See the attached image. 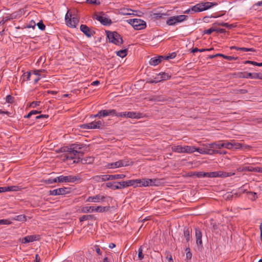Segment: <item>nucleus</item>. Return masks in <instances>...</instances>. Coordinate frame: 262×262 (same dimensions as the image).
<instances>
[{
  "mask_svg": "<svg viewBox=\"0 0 262 262\" xmlns=\"http://www.w3.org/2000/svg\"><path fill=\"white\" fill-rule=\"evenodd\" d=\"M105 196H101L100 195H96L95 196H89L87 200V202H100L104 201Z\"/></svg>",
  "mask_w": 262,
  "mask_h": 262,
  "instance_id": "nucleus-20",
  "label": "nucleus"
},
{
  "mask_svg": "<svg viewBox=\"0 0 262 262\" xmlns=\"http://www.w3.org/2000/svg\"><path fill=\"white\" fill-rule=\"evenodd\" d=\"M126 176L123 174H111L112 180L117 179H123Z\"/></svg>",
  "mask_w": 262,
  "mask_h": 262,
  "instance_id": "nucleus-41",
  "label": "nucleus"
},
{
  "mask_svg": "<svg viewBox=\"0 0 262 262\" xmlns=\"http://www.w3.org/2000/svg\"><path fill=\"white\" fill-rule=\"evenodd\" d=\"M104 126L102 121H93L89 123L83 124L80 127L83 129H101Z\"/></svg>",
  "mask_w": 262,
  "mask_h": 262,
  "instance_id": "nucleus-6",
  "label": "nucleus"
},
{
  "mask_svg": "<svg viewBox=\"0 0 262 262\" xmlns=\"http://www.w3.org/2000/svg\"><path fill=\"white\" fill-rule=\"evenodd\" d=\"M177 54L176 52H172L171 53L169 54L167 56H164V59L168 60L169 59H173L176 57Z\"/></svg>",
  "mask_w": 262,
  "mask_h": 262,
  "instance_id": "nucleus-46",
  "label": "nucleus"
},
{
  "mask_svg": "<svg viewBox=\"0 0 262 262\" xmlns=\"http://www.w3.org/2000/svg\"><path fill=\"white\" fill-rule=\"evenodd\" d=\"M254 167L252 166H246L244 167H238L237 168V170L239 172L243 171H254Z\"/></svg>",
  "mask_w": 262,
  "mask_h": 262,
  "instance_id": "nucleus-32",
  "label": "nucleus"
},
{
  "mask_svg": "<svg viewBox=\"0 0 262 262\" xmlns=\"http://www.w3.org/2000/svg\"><path fill=\"white\" fill-rule=\"evenodd\" d=\"M58 182L59 183H74L80 181L81 179L79 175L77 176H60L57 177Z\"/></svg>",
  "mask_w": 262,
  "mask_h": 262,
  "instance_id": "nucleus-7",
  "label": "nucleus"
},
{
  "mask_svg": "<svg viewBox=\"0 0 262 262\" xmlns=\"http://www.w3.org/2000/svg\"><path fill=\"white\" fill-rule=\"evenodd\" d=\"M202 233L200 229H195V237L196 243L199 246H202Z\"/></svg>",
  "mask_w": 262,
  "mask_h": 262,
  "instance_id": "nucleus-22",
  "label": "nucleus"
},
{
  "mask_svg": "<svg viewBox=\"0 0 262 262\" xmlns=\"http://www.w3.org/2000/svg\"><path fill=\"white\" fill-rule=\"evenodd\" d=\"M249 198L252 201H254L257 198V194L255 192L249 191L247 192Z\"/></svg>",
  "mask_w": 262,
  "mask_h": 262,
  "instance_id": "nucleus-45",
  "label": "nucleus"
},
{
  "mask_svg": "<svg viewBox=\"0 0 262 262\" xmlns=\"http://www.w3.org/2000/svg\"><path fill=\"white\" fill-rule=\"evenodd\" d=\"M157 102H163L166 100V99L162 96H156Z\"/></svg>",
  "mask_w": 262,
  "mask_h": 262,
  "instance_id": "nucleus-62",
  "label": "nucleus"
},
{
  "mask_svg": "<svg viewBox=\"0 0 262 262\" xmlns=\"http://www.w3.org/2000/svg\"><path fill=\"white\" fill-rule=\"evenodd\" d=\"M159 180L156 179H143V186H158L159 184Z\"/></svg>",
  "mask_w": 262,
  "mask_h": 262,
  "instance_id": "nucleus-15",
  "label": "nucleus"
},
{
  "mask_svg": "<svg viewBox=\"0 0 262 262\" xmlns=\"http://www.w3.org/2000/svg\"><path fill=\"white\" fill-rule=\"evenodd\" d=\"M216 172V177H220V178H226L230 176H234L235 174L234 172H224L222 171H215Z\"/></svg>",
  "mask_w": 262,
  "mask_h": 262,
  "instance_id": "nucleus-23",
  "label": "nucleus"
},
{
  "mask_svg": "<svg viewBox=\"0 0 262 262\" xmlns=\"http://www.w3.org/2000/svg\"><path fill=\"white\" fill-rule=\"evenodd\" d=\"M200 11L202 12L207 10L214 6L217 5V3L216 2H202L197 4Z\"/></svg>",
  "mask_w": 262,
  "mask_h": 262,
  "instance_id": "nucleus-11",
  "label": "nucleus"
},
{
  "mask_svg": "<svg viewBox=\"0 0 262 262\" xmlns=\"http://www.w3.org/2000/svg\"><path fill=\"white\" fill-rule=\"evenodd\" d=\"M37 26L40 30L42 31L45 30L46 26L42 21H40L39 23H38Z\"/></svg>",
  "mask_w": 262,
  "mask_h": 262,
  "instance_id": "nucleus-56",
  "label": "nucleus"
},
{
  "mask_svg": "<svg viewBox=\"0 0 262 262\" xmlns=\"http://www.w3.org/2000/svg\"><path fill=\"white\" fill-rule=\"evenodd\" d=\"M86 3L96 5H99L100 4L99 0H86Z\"/></svg>",
  "mask_w": 262,
  "mask_h": 262,
  "instance_id": "nucleus-57",
  "label": "nucleus"
},
{
  "mask_svg": "<svg viewBox=\"0 0 262 262\" xmlns=\"http://www.w3.org/2000/svg\"><path fill=\"white\" fill-rule=\"evenodd\" d=\"M130 165V162L127 158H125L118 161L108 163L107 167L108 168H116L121 167L127 166Z\"/></svg>",
  "mask_w": 262,
  "mask_h": 262,
  "instance_id": "nucleus-8",
  "label": "nucleus"
},
{
  "mask_svg": "<svg viewBox=\"0 0 262 262\" xmlns=\"http://www.w3.org/2000/svg\"><path fill=\"white\" fill-rule=\"evenodd\" d=\"M171 150L177 153H183V146L181 145L173 146L171 147Z\"/></svg>",
  "mask_w": 262,
  "mask_h": 262,
  "instance_id": "nucleus-33",
  "label": "nucleus"
},
{
  "mask_svg": "<svg viewBox=\"0 0 262 262\" xmlns=\"http://www.w3.org/2000/svg\"><path fill=\"white\" fill-rule=\"evenodd\" d=\"M115 116H116V117H118L127 118V112H121V113H117L116 111V113L115 114Z\"/></svg>",
  "mask_w": 262,
  "mask_h": 262,
  "instance_id": "nucleus-48",
  "label": "nucleus"
},
{
  "mask_svg": "<svg viewBox=\"0 0 262 262\" xmlns=\"http://www.w3.org/2000/svg\"><path fill=\"white\" fill-rule=\"evenodd\" d=\"M12 222L9 219L0 220V225H10Z\"/></svg>",
  "mask_w": 262,
  "mask_h": 262,
  "instance_id": "nucleus-49",
  "label": "nucleus"
},
{
  "mask_svg": "<svg viewBox=\"0 0 262 262\" xmlns=\"http://www.w3.org/2000/svg\"><path fill=\"white\" fill-rule=\"evenodd\" d=\"M33 73L28 72L24 73L20 78V80L22 82H25L26 81L31 80V78L33 76H32Z\"/></svg>",
  "mask_w": 262,
  "mask_h": 262,
  "instance_id": "nucleus-25",
  "label": "nucleus"
},
{
  "mask_svg": "<svg viewBox=\"0 0 262 262\" xmlns=\"http://www.w3.org/2000/svg\"><path fill=\"white\" fill-rule=\"evenodd\" d=\"M159 76H160L159 80L161 81L166 80L171 78V75H169L166 73H160L159 74Z\"/></svg>",
  "mask_w": 262,
  "mask_h": 262,
  "instance_id": "nucleus-36",
  "label": "nucleus"
},
{
  "mask_svg": "<svg viewBox=\"0 0 262 262\" xmlns=\"http://www.w3.org/2000/svg\"><path fill=\"white\" fill-rule=\"evenodd\" d=\"M94 159L92 157H87L86 158L81 159V162L83 164H91L92 163Z\"/></svg>",
  "mask_w": 262,
  "mask_h": 262,
  "instance_id": "nucleus-40",
  "label": "nucleus"
},
{
  "mask_svg": "<svg viewBox=\"0 0 262 262\" xmlns=\"http://www.w3.org/2000/svg\"><path fill=\"white\" fill-rule=\"evenodd\" d=\"M95 220L96 217L94 215H83L79 218L80 222L87 220L95 221Z\"/></svg>",
  "mask_w": 262,
  "mask_h": 262,
  "instance_id": "nucleus-28",
  "label": "nucleus"
},
{
  "mask_svg": "<svg viewBox=\"0 0 262 262\" xmlns=\"http://www.w3.org/2000/svg\"><path fill=\"white\" fill-rule=\"evenodd\" d=\"M107 37L109 41L117 46H120L123 43L121 36L117 32L106 31Z\"/></svg>",
  "mask_w": 262,
  "mask_h": 262,
  "instance_id": "nucleus-2",
  "label": "nucleus"
},
{
  "mask_svg": "<svg viewBox=\"0 0 262 262\" xmlns=\"http://www.w3.org/2000/svg\"><path fill=\"white\" fill-rule=\"evenodd\" d=\"M166 14L165 13H154L150 14L151 19L155 21L158 19H160L163 17L164 16H166Z\"/></svg>",
  "mask_w": 262,
  "mask_h": 262,
  "instance_id": "nucleus-27",
  "label": "nucleus"
},
{
  "mask_svg": "<svg viewBox=\"0 0 262 262\" xmlns=\"http://www.w3.org/2000/svg\"><path fill=\"white\" fill-rule=\"evenodd\" d=\"M232 145L233 148H235L236 149L242 148L243 147H244L246 149L250 148V146L249 145H243L241 143L235 142L234 140H232Z\"/></svg>",
  "mask_w": 262,
  "mask_h": 262,
  "instance_id": "nucleus-29",
  "label": "nucleus"
},
{
  "mask_svg": "<svg viewBox=\"0 0 262 262\" xmlns=\"http://www.w3.org/2000/svg\"><path fill=\"white\" fill-rule=\"evenodd\" d=\"M58 182L57 177L55 178H49L48 179L46 180V183L47 184H53Z\"/></svg>",
  "mask_w": 262,
  "mask_h": 262,
  "instance_id": "nucleus-47",
  "label": "nucleus"
},
{
  "mask_svg": "<svg viewBox=\"0 0 262 262\" xmlns=\"http://www.w3.org/2000/svg\"><path fill=\"white\" fill-rule=\"evenodd\" d=\"M68 152L66 155V157L67 159H74L76 158L73 154H72L71 152Z\"/></svg>",
  "mask_w": 262,
  "mask_h": 262,
  "instance_id": "nucleus-58",
  "label": "nucleus"
},
{
  "mask_svg": "<svg viewBox=\"0 0 262 262\" xmlns=\"http://www.w3.org/2000/svg\"><path fill=\"white\" fill-rule=\"evenodd\" d=\"M67 25L71 28H76L79 20L76 15H72L68 11L65 15Z\"/></svg>",
  "mask_w": 262,
  "mask_h": 262,
  "instance_id": "nucleus-4",
  "label": "nucleus"
},
{
  "mask_svg": "<svg viewBox=\"0 0 262 262\" xmlns=\"http://www.w3.org/2000/svg\"><path fill=\"white\" fill-rule=\"evenodd\" d=\"M248 92L247 90L245 89H237L234 90V93L238 94H244Z\"/></svg>",
  "mask_w": 262,
  "mask_h": 262,
  "instance_id": "nucleus-54",
  "label": "nucleus"
},
{
  "mask_svg": "<svg viewBox=\"0 0 262 262\" xmlns=\"http://www.w3.org/2000/svg\"><path fill=\"white\" fill-rule=\"evenodd\" d=\"M123 185L122 181L115 182H107L106 183V186L107 188H111L113 190L122 189L124 187L122 186Z\"/></svg>",
  "mask_w": 262,
  "mask_h": 262,
  "instance_id": "nucleus-13",
  "label": "nucleus"
},
{
  "mask_svg": "<svg viewBox=\"0 0 262 262\" xmlns=\"http://www.w3.org/2000/svg\"><path fill=\"white\" fill-rule=\"evenodd\" d=\"M237 50L243 51L244 52H254L255 50L254 48H238Z\"/></svg>",
  "mask_w": 262,
  "mask_h": 262,
  "instance_id": "nucleus-53",
  "label": "nucleus"
},
{
  "mask_svg": "<svg viewBox=\"0 0 262 262\" xmlns=\"http://www.w3.org/2000/svg\"><path fill=\"white\" fill-rule=\"evenodd\" d=\"M69 188L66 187L59 188L50 191V194L52 195H63L69 192Z\"/></svg>",
  "mask_w": 262,
  "mask_h": 262,
  "instance_id": "nucleus-12",
  "label": "nucleus"
},
{
  "mask_svg": "<svg viewBox=\"0 0 262 262\" xmlns=\"http://www.w3.org/2000/svg\"><path fill=\"white\" fill-rule=\"evenodd\" d=\"M177 21V23H181L184 21L188 16L185 15H180L178 16H174Z\"/></svg>",
  "mask_w": 262,
  "mask_h": 262,
  "instance_id": "nucleus-39",
  "label": "nucleus"
},
{
  "mask_svg": "<svg viewBox=\"0 0 262 262\" xmlns=\"http://www.w3.org/2000/svg\"><path fill=\"white\" fill-rule=\"evenodd\" d=\"M127 21L137 30H142L146 27V23L141 19H129L127 20Z\"/></svg>",
  "mask_w": 262,
  "mask_h": 262,
  "instance_id": "nucleus-5",
  "label": "nucleus"
},
{
  "mask_svg": "<svg viewBox=\"0 0 262 262\" xmlns=\"http://www.w3.org/2000/svg\"><path fill=\"white\" fill-rule=\"evenodd\" d=\"M41 70L34 71L33 73L32 76H33L31 78V80H33L34 83L36 84L38 82V81L40 79V75L39 73L41 72Z\"/></svg>",
  "mask_w": 262,
  "mask_h": 262,
  "instance_id": "nucleus-24",
  "label": "nucleus"
},
{
  "mask_svg": "<svg viewBox=\"0 0 262 262\" xmlns=\"http://www.w3.org/2000/svg\"><path fill=\"white\" fill-rule=\"evenodd\" d=\"M80 30L82 32L88 37H91L95 34V31L91 30L86 25H81L80 26Z\"/></svg>",
  "mask_w": 262,
  "mask_h": 262,
  "instance_id": "nucleus-14",
  "label": "nucleus"
},
{
  "mask_svg": "<svg viewBox=\"0 0 262 262\" xmlns=\"http://www.w3.org/2000/svg\"><path fill=\"white\" fill-rule=\"evenodd\" d=\"M239 77L240 78H250L251 79H262V73H240L239 75Z\"/></svg>",
  "mask_w": 262,
  "mask_h": 262,
  "instance_id": "nucleus-10",
  "label": "nucleus"
},
{
  "mask_svg": "<svg viewBox=\"0 0 262 262\" xmlns=\"http://www.w3.org/2000/svg\"><path fill=\"white\" fill-rule=\"evenodd\" d=\"M215 25H217L220 26L225 27L228 28L229 29H231L233 27V25H229L227 23H215L213 24V26Z\"/></svg>",
  "mask_w": 262,
  "mask_h": 262,
  "instance_id": "nucleus-43",
  "label": "nucleus"
},
{
  "mask_svg": "<svg viewBox=\"0 0 262 262\" xmlns=\"http://www.w3.org/2000/svg\"><path fill=\"white\" fill-rule=\"evenodd\" d=\"M93 179L97 182H103L102 175L95 176L93 177Z\"/></svg>",
  "mask_w": 262,
  "mask_h": 262,
  "instance_id": "nucleus-55",
  "label": "nucleus"
},
{
  "mask_svg": "<svg viewBox=\"0 0 262 262\" xmlns=\"http://www.w3.org/2000/svg\"><path fill=\"white\" fill-rule=\"evenodd\" d=\"M191 231V229H189L188 227H184L183 232L184 236L185 237L187 242H188L190 239V233Z\"/></svg>",
  "mask_w": 262,
  "mask_h": 262,
  "instance_id": "nucleus-30",
  "label": "nucleus"
},
{
  "mask_svg": "<svg viewBox=\"0 0 262 262\" xmlns=\"http://www.w3.org/2000/svg\"><path fill=\"white\" fill-rule=\"evenodd\" d=\"M177 24L175 16H171L166 21V24L169 26H173Z\"/></svg>",
  "mask_w": 262,
  "mask_h": 262,
  "instance_id": "nucleus-38",
  "label": "nucleus"
},
{
  "mask_svg": "<svg viewBox=\"0 0 262 262\" xmlns=\"http://www.w3.org/2000/svg\"><path fill=\"white\" fill-rule=\"evenodd\" d=\"M134 187L143 186L142 184L143 183V179L134 180Z\"/></svg>",
  "mask_w": 262,
  "mask_h": 262,
  "instance_id": "nucleus-42",
  "label": "nucleus"
},
{
  "mask_svg": "<svg viewBox=\"0 0 262 262\" xmlns=\"http://www.w3.org/2000/svg\"><path fill=\"white\" fill-rule=\"evenodd\" d=\"M21 11L20 10L19 12H15L12 14V17H16L17 16L20 17L21 15Z\"/></svg>",
  "mask_w": 262,
  "mask_h": 262,
  "instance_id": "nucleus-64",
  "label": "nucleus"
},
{
  "mask_svg": "<svg viewBox=\"0 0 262 262\" xmlns=\"http://www.w3.org/2000/svg\"><path fill=\"white\" fill-rule=\"evenodd\" d=\"M67 151H70L72 152V154H73L76 158H77L78 160L76 161L75 160L74 161V162H79L80 161V157L82 156L83 153L81 151H78L76 149H75L71 146L70 148H68Z\"/></svg>",
  "mask_w": 262,
  "mask_h": 262,
  "instance_id": "nucleus-19",
  "label": "nucleus"
},
{
  "mask_svg": "<svg viewBox=\"0 0 262 262\" xmlns=\"http://www.w3.org/2000/svg\"><path fill=\"white\" fill-rule=\"evenodd\" d=\"M215 31H216L215 28L212 27V28H209V29L205 30L203 31V33L210 35L212 32H215Z\"/></svg>",
  "mask_w": 262,
  "mask_h": 262,
  "instance_id": "nucleus-51",
  "label": "nucleus"
},
{
  "mask_svg": "<svg viewBox=\"0 0 262 262\" xmlns=\"http://www.w3.org/2000/svg\"><path fill=\"white\" fill-rule=\"evenodd\" d=\"M102 177L103 182L108 180H112L111 174L102 175Z\"/></svg>",
  "mask_w": 262,
  "mask_h": 262,
  "instance_id": "nucleus-59",
  "label": "nucleus"
},
{
  "mask_svg": "<svg viewBox=\"0 0 262 262\" xmlns=\"http://www.w3.org/2000/svg\"><path fill=\"white\" fill-rule=\"evenodd\" d=\"M164 56H159L158 57L151 58L150 59L149 63L151 66H156L160 63L162 61V59H164Z\"/></svg>",
  "mask_w": 262,
  "mask_h": 262,
  "instance_id": "nucleus-21",
  "label": "nucleus"
},
{
  "mask_svg": "<svg viewBox=\"0 0 262 262\" xmlns=\"http://www.w3.org/2000/svg\"><path fill=\"white\" fill-rule=\"evenodd\" d=\"M138 257L140 260L144 258V255L143 254L142 246H140L138 249Z\"/></svg>",
  "mask_w": 262,
  "mask_h": 262,
  "instance_id": "nucleus-50",
  "label": "nucleus"
},
{
  "mask_svg": "<svg viewBox=\"0 0 262 262\" xmlns=\"http://www.w3.org/2000/svg\"><path fill=\"white\" fill-rule=\"evenodd\" d=\"M196 151L201 154H207L212 155L217 154H222L220 150L217 149L216 142L204 144L202 147H199Z\"/></svg>",
  "mask_w": 262,
  "mask_h": 262,
  "instance_id": "nucleus-1",
  "label": "nucleus"
},
{
  "mask_svg": "<svg viewBox=\"0 0 262 262\" xmlns=\"http://www.w3.org/2000/svg\"><path fill=\"white\" fill-rule=\"evenodd\" d=\"M39 239V235H28L21 239V243L23 244L29 243L30 242H33L36 241Z\"/></svg>",
  "mask_w": 262,
  "mask_h": 262,
  "instance_id": "nucleus-18",
  "label": "nucleus"
},
{
  "mask_svg": "<svg viewBox=\"0 0 262 262\" xmlns=\"http://www.w3.org/2000/svg\"><path fill=\"white\" fill-rule=\"evenodd\" d=\"M224 58L231 61L233 60H236L238 58V57L231 56H227L224 55Z\"/></svg>",
  "mask_w": 262,
  "mask_h": 262,
  "instance_id": "nucleus-63",
  "label": "nucleus"
},
{
  "mask_svg": "<svg viewBox=\"0 0 262 262\" xmlns=\"http://www.w3.org/2000/svg\"><path fill=\"white\" fill-rule=\"evenodd\" d=\"M109 206H84L81 208V212L90 213L92 212H104L109 210Z\"/></svg>",
  "mask_w": 262,
  "mask_h": 262,
  "instance_id": "nucleus-3",
  "label": "nucleus"
},
{
  "mask_svg": "<svg viewBox=\"0 0 262 262\" xmlns=\"http://www.w3.org/2000/svg\"><path fill=\"white\" fill-rule=\"evenodd\" d=\"M190 249L189 248H187L186 249V258L187 259H190L192 257V253L190 252Z\"/></svg>",
  "mask_w": 262,
  "mask_h": 262,
  "instance_id": "nucleus-60",
  "label": "nucleus"
},
{
  "mask_svg": "<svg viewBox=\"0 0 262 262\" xmlns=\"http://www.w3.org/2000/svg\"><path fill=\"white\" fill-rule=\"evenodd\" d=\"M128 50L127 49H125L123 50H121L118 51H116V55L120 57L123 58L125 57L127 54Z\"/></svg>",
  "mask_w": 262,
  "mask_h": 262,
  "instance_id": "nucleus-35",
  "label": "nucleus"
},
{
  "mask_svg": "<svg viewBox=\"0 0 262 262\" xmlns=\"http://www.w3.org/2000/svg\"><path fill=\"white\" fill-rule=\"evenodd\" d=\"M191 10L192 11L194 12H200V9H199V7H198L197 4L195 5L194 6H192L191 8Z\"/></svg>",
  "mask_w": 262,
  "mask_h": 262,
  "instance_id": "nucleus-61",
  "label": "nucleus"
},
{
  "mask_svg": "<svg viewBox=\"0 0 262 262\" xmlns=\"http://www.w3.org/2000/svg\"><path fill=\"white\" fill-rule=\"evenodd\" d=\"M198 148L195 147L194 146H183V153H193L194 151H196V149Z\"/></svg>",
  "mask_w": 262,
  "mask_h": 262,
  "instance_id": "nucleus-26",
  "label": "nucleus"
},
{
  "mask_svg": "<svg viewBox=\"0 0 262 262\" xmlns=\"http://www.w3.org/2000/svg\"><path fill=\"white\" fill-rule=\"evenodd\" d=\"M217 149L218 150L222 148H226L227 149H231L233 148L232 140L231 142H223V141H219L216 142Z\"/></svg>",
  "mask_w": 262,
  "mask_h": 262,
  "instance_id": "nucleus-16",
  "label": "nucleus"
},
{
  "mask_svg": "<svg viewBox=\"0 0 262 262\" xmlns=\"http://www.w3.org/2000/svg\"><path fill=\"white\" fill-rule=\"evenodd\" d=\"M14 97L12 96L8 95L6 97V101L9 103H12L14 102Z\"/></svg>",
  "mask_w": 262,
  "mask_h": 262,
  "instance_id": "nucleus-52",
  "label": "nucleus"
},
{
  "mask_svg": "<svg viewBox=\"0 0 262 262\" xmlns=\"http://www.w3.org/2000/svg\"><path fill=\"white\" fill-rule=\"evenodd\" d=\"M116 113L115 110H103L98 112V115L100 117H104L108 116H115Z\"/></svg>",
  "mask_w": 262,
  "mask_h": 262,
  "instance_id": "nucleus-17",
  "label": "nucleus"
},
{
  "mask_svg": "<svg viewBox=\"0 0 262 262\" xmlns=\"http://www.w3.org/2000/svg\"><path fill=\"white\" fill-rule=\"evenodd\" d=\"M101 15L95 14L94 19L98 20L102 25L104 26H110L112 24V21L109 18L105 16L103 12H100Z\"/></svg>",
  "mask_w": 262,
  "mask_h": 262,
  "instance_id": "nucleus-9",
  "label": "nucleus"
},
{
  "mask_svg": "<svg viewBox=\"0 0 262 262\" xmlns=\"http://www.w3.org/2000/svg\"><path fill=\"white\" fill-rule=\"evenodd\" d=\"M123 185L122 186L124 187V188L129 187V186H134V180H129L126 181H122Z\"/></svg>",
  "mask_w": 262,
  "mask_h": 262,
  "instance_id": "nucleus-37",
  "label": "nucleus"
},
{
  "mask_svg": "<svg viewBox=\"0 0 262 262\" xmlns=\"http://www.w3.org/2000/svg\"><path fill=\"white\" fill-rule=\"evenodd\" d=\"M166 258L168 259V262H173L171 253L169 251H166L164 253Z\"/></svg>",
  "mask_w": 262,
  "mask_h": 262,
  "instance_id": "nucleus-44",
  "label": "nucleus"
},
{
  "mask_svg": "<svg viewBox=\"0 0 262 262\" xmlns=\"http://www.w3.org/2000/svg\"><path fill=\"white\" fill-rule=\"evenodd\" d=\"M140 113L135 112H127V118H140Z\"/></svg>",
  "mask_w": 262,
  "mask_h": 262,
  "instance_id": "nucleus-31",
  "label": "nucleus"
},
{
  "mask_svg": "<svg viewBox=\"0 0 262 262\" xmlns=\"http://www.w3.org/2000/svg\"><path fill=\"white\" fill-rule=\"evenodd\" d=\"M12 220L17 221L19 222H25L27 220L26 216L24 214L16 215L12 218Z\"/></svg>",
  "mask_w": 262,
  "mask_h": 262,
  "instance_id": "nucleus-34",
  "label": "nucleus"
}]
</instances>
